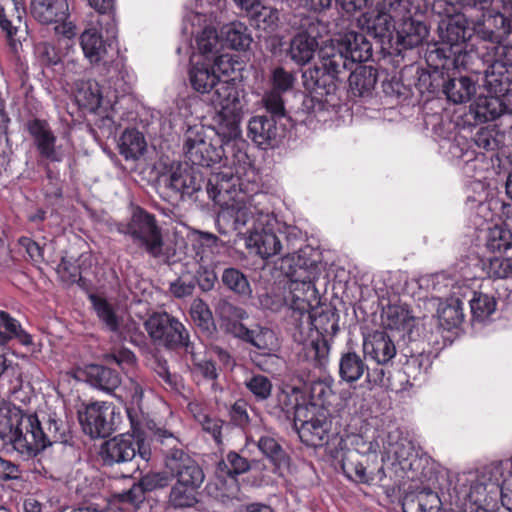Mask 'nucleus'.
<instances>
[{"instance_id": "obj_1", "label": "nucleus", "mask_w": 512, "mask_h": 512, "mask_svg": "<svg viewBox=\"0 0 512 512\" xmlns=\"http://www.w3.org/2000/svg\"><path fill=\"white\" fill-rule=\"evenodd\" d=\"M238 136L231 134V130L228 138L214 130L207 133L204 127H189L185 133L183 150L192 165L213 167L222 163V170L206 183L207 194L214 202H223L222 192H233L251 170L250 158L243 149L244 142L237 140Z\"/></svg>"}, {"instance_id": "obj_2", "label": "nucleus", "mask_w": 512, "mask_h": 512, "mask_svg": "<svg viewBox=\"0 0 512 512\" xmlns=\"http://www.w3.org/2000/svg\"><path fill=\"white\" fill-rule=\"evenodd\" d=\"M0 423L9 428V445L26 459L53 444H67L72 438L68 422L56 413L39 420L36 415L8 404L1 408Z\"/></svg>"}, {"instance_id": "obj_3", "label": "nucleus", "mask_w": 512, "mask_h": 512, "mask_svg": "<svg viewBox=\"0 0 512 512\" xmlns=\"http://www.w3.org/2000/svg\"><path fill=\"white\" fill-rule=\"evenodd\" d=\"M346 72L340 54H329L325 48L320 50L319 62L302 72L303 85L310 93V97L304 99L303 107L309 114L340 104L338 90Z\"/></svg>"}, {"instance_id": "obj_4", "label": "nucleus", "mask_w": 512, "mask_h": 512, "mask_svg": "<svg viewBox=\"0 0 512 512\" xmlns=\"http://www.w3.org/2000/svg\"><path fill=\"white\" fill-rule=\"evenodd\" d=\"M289 276L288 291L284 296L287 309L291 312V320H340L347 317V308L340 298L330 302L322 300L316 283L320 279H310L301 273Z\"/></svg>"}, {"instance_id": "obj_5", "label": "nucleus", "mask_w": 512, "mask_h": 512, "mask_svg": "<svg viewBox=\"0 0 512 512\" xmlns=\"http://www.w3.org/2000/svg\"><path fill=\"white\" fill-rule=\"evenodd\" d=\"M475 60H478V55L472 51L457 49L453 52V55H447L443 48L429 51L426 55L428 69L417 71L415 86L422 95L425 93L437 97L445 95L452 69L464 68L478 71L473 67Z\"/></svg>"}, {"instance_id": "obj_6", "label": "nucleus", "mask_w": 512, "mask_h": 512, "mask_svg": "<svg viewBox=\"0 0 512 512\" xmlns=\"http://www.w3.org/2000/svg\"><path fill=\"white\" fill-rule=\"evenodd\" d=\"M157 440L163 445L165 467L176 482L200 489L205 474L199 463L183 448L179 440L166 430H158Z\"/></svg>"}, {"instance_id": "obj_7", "label": "nucleus", "mask_w": 512, "mask_h": 512, "mask_svg": "<svg viewBox=\"0 0 512 512\" xmlns=\"http://www.w3.org/2000/svg\"><path fill=\"white\" fill-rule=\"evenodd\" d=\"M119 234L129 236L133 243L143 249L150 256L157 258L162 254L163 236L154 214L140 206L133 209L128 221L115 224Z\"/></svg>"}, {"instance_id": "obj_8", "label": "nucleus", "mask_w": 512, "mask_h": 512, "mask_svg": "<svg viewBox=\"0 0 512 512\" xmlns=\"http://www.w3.org/2000/svg\"><path fill=\"white\" fill-rule=\"evenodd\" d=\"M100 456L106 466L126 465L127 473H123V476H128L139 470L140 461H148L150 452L143 440L132 434H121L102 444Z\"/></svg>"}, {"instance_id": "obj_9", "label": "nucleus", "mask_w": 512, "mask_h": 512, "mask_svg": "<svg viewBox=\"0 0 512 512\" xmlns=\"http://www.w3.org/2000/svg\"><path fill=\"white\" fill-rule=\"evenodd\" d=\"M97 24L101 32L96 28L86 29L80 36V46L91 64L107 65L112 62L114 54H118L117 21L98 19Z\"/></svg>"}, {"instance_id": "obj_10", "label": "nucleus", "mask_w": 512, "mask_h": 512, "mask_svg": "<svg viewBox=\"0 0 512 512\" xmlns=\"http://www.w3.org/2000/svg\"><path fill=\"white\" fill-rule=\"evenodd\" d=\"M293 339L302 344L300 353L302 362H307L305 369H323L328 361L329 343L323 332V325L316 326L314 322H294Z\"/></svg>"}, {"instance_id": "obj_11", "label": "nucleus", "mask_w": 512, "mask_h": 512, "mask_svg": "<svg viewBox=\"0 0 512 512\" xmlns=\"http://www.w3.org/2000/svg\"><path fill=\"white\" fill-rule=\"evenodd\" d=\"M327 32V26L314 17H304L295 35L291 38L287 57L299 66L309 63L319 47V39Z\"/></svg>"}, {"instance_id": "obj_12", "label": "nucleus", "mask_w": 512, "mask_h": 512, "mask_svg": "<svg viewBox=\"0 0 512 512\" xmlns=\"http://www.w3.org/2000/svg\"><path fill=\"white\" fill-rule=\"evenodd\" d=\"M208 100L215 108H219L221 119L226 122L231 134H239V123L242 118L243 105L239 97L238 88L233 80L216 81Z\"/></svg>"}, {"instance_id": "obj_13", "label": "nucleus", "mask_w": 512, "mask_h": 512, "mask_svg": "<svg viewBox=\"0 0 512 512\" xmlns=\"http://www.w3.org/2000/svg\"><path fill=\"white\" fill-rule=\"evenodd\" d=\"M329 54L341 55L344 69L351 70L356 63L372 58V44L367 37L354 30L345 32L331 45L324 47Z\"/></svg>"}, {"instance_id": "obj_14", "label": "nucleus", "mask_w": 512, "mask_h": 512, "mask_svg": "<svg viewBox=\"0 0 512 512\" xmlns=\"http://www.w3.org/2000/svg\"><path fill=\"white\" fill-rule=\"evenodd\" d=\"M25 129L33 140L38 155L50 162H62L64 153L57 147V136L46 119L32 118L25 123Z\"/></svg>"}, {"instance_id": "obj_15", "label": "nucleus", "mask_w": 512, "mask_h": 512, "mask_svg": "<svg viewBox=\"0 0 512 512\" xmlns=\"http://www.w3.org/2000/svg\"><path fill=\"white\" fill-rule=\"evenodd\" d=\"M79 421L86 434L92 438H105L115 430L114 409L106 403H92L83 413H79Z\"/></svg>"}, {"instance_id": "obj_16", "label": "nucleus", "mask_w": 512, "mask_h": 512, "mask_svg": "<svg viewBox=\"0 0 512 512\" xmlns=\"http://www.w3.org/2000/svg\"><path fill=\"white\" fill-rule=\"evenodd\" d=\"M399 5L390 6L384 0H377L375 7L363 14L368 33L381 44H390L394 37L396 25L390 11L396 10Z\"/></svg>"}, {"instance_id": "obj_17", "label": "nucleus", "mask_w": 512, "mask_h": 512, "mask_svg": "<svg viewBox=\"0 0 512 512\" xmlns=\"http://www.w3.org/2000/svg\"><path fill=\"white\" fill-rule=\"evenodd\" d=\"M248 137L260 148L276 147L284 137L285 128L266 115H255L248 122Z\"/></svg>"}, {"instance_id": "obj_18", "label": "nucleus", "mask_w": 512, "mask_h": 512, "mask_svg": "<svg viewBox=\"0 0 512 512\" xmlns=\"http://www.w3.org/2000/svg\"><path fill=\"white\" fill-rule=\"evenodd\" d=\"M274 224H276L275 219L258 223L246 240L247 247L254 248L262 258H269L281 253L282 239L279 236V228L276 231Z\"/></svg>"}, {"instance_id": "obj_19", "label": "nucleus", "mask_w": 512, "mask_h": 512, "mask_svg": "<svg viewBox=\"0 0 512 512\" xmlns=\"http://www.w3.org/2000/svg\"><path fill=\"white\" fill-rule=\"evenodd\" d=\"M204 183L202 173L188 162L172 164L168 178V187L182 197H191Z\"/></svg>"}, {"instance_id": "obj_20", "label": "nucleus", "mask_w": 512, "mask_h": 512, "mask_svg": "<svg viewBox=\"0 0 512 512\" xmlns=\"http://www.w3.org/2000/svg\"><path fill=\"white\" fill-rule=\"evenodd\" d=\"M473 67L478 69V71L464 68L452 69L444 95L449 101L455 104L465 103L475 94L477 79L473 75L481 74L482 71L479 65L473 64Z\"/></svg>"}, {"instance_id": "obj_21", "label": "nucleus", "mask_w": 512, "mask_h": 512, "mask_svg": "<svg viewBox=\"0 0 512 512\" xmlns=\"http://www.w3.org/2000/svg\"><path fill=\"white\" fill-rule=\"evenodd\" d=\"M474 61V65L477 63L482 64L483 69L481 71L485 74L484 86L490 94L497 96H508L512 92V65L506 66L499 62H484V59L480 58Z\"/></svg>"}, {"instance_id": "obj_22", "label": "nucleus", "mask_w": 512, "mask_h": 512, "mask_svg": "<svg viewBox=\"0 0 512 512\" xmlns=\"http://www.w3.org/2000/svg\"><path fill=\"white\" fill-rule=\"evenodd\" d=\"M226 209L220 212L216 219L218 232L228 235L231 232L242 234V229L250 220H254L250 207L245 202L229 200Z\"/></svg>"}, {"instance_id": "obj_23", "label": "nucleus", "mask_w": 512, "mask_h": 512, "mask_svg": "<svg viewBox=\"0 0 512 512\" xmlns=\"http://www.w3.org/2000/svg\"><path fill=\"white\" fill-rule=\"evenodd\" d=\"M363 351L377 364L386 365L395 357L396 346L386 330H376L364 337Z\"/></svg>"}, {"instance_id": "obj_24", "label": "nucleus", "mask_w": 512, "mask_h": 512, "mask_svg": "<svg viewBox=\"0 0 512 512\" xmlns=\"http://www.w3.org/2000/svg\"><path fill=\"white\" fill-rule=\"evenodd\" d=\"M289 272L300 274L310 279H320L322 272V253L310 245H305L290 258Z\"/></svg>"}, {"instance_id": "obj_25", "label": "nucleus", "mask_w": 512, "mask_h": 512, "mask_svg": "<svg viewBox=\"0 0 512 512\" xmlns=\"http://www.w3.org/2000/svg\"><path fill=\"white\" fill-rule=\"evenodd\" d=\"M474 28L469 23L464 14H456L448 16L446 20H442L439 24V36L441 40L450 45L449 53L453 54V47L465 43L472 36Z\"/></svg>"}, {"instance_id": "obj_26", "label": "nucleus", "mask_w": 512, "mask_h": 512, "mask_svg": "<svg viewBox=\"0 0 512 512\" xmlns=\"http://www.w3.org/2000/svg\"><path fill=\"white\" fill-rule=\"evenodd\" d=\"M222 63V57H218L214 60L213 64L205 61L193 64L189 69V82L191 87L201 94L211 92L216 81L219 80L216 67L224 74L228 71L227 69L221 68Z\"/></svg>"}, {"instance_id": "obj_27", "label": "nucleus", "mask_w": 512, "mask_h": 512, "mask_svg": "<svg viewBox=\"0 0 512 512\" xmlns=\"http://www.w3.org/2000/svg\"><path fill=\"white\" fill-rule=\"evenodd\" d=\"M151 338L159 345L176 347L185 344L187 333L182 322H143Z\"/></svg>"}, {"instance_id": "obj_28", "label": "nucleus", "mask_w": 512, "mask_h": 512, "mask_svg": "<svg viewBox=\"0 0 512 512\" xmlns=\"http://www.w3.org/2000/svg\"><path fill=\"white\" fill-rule=\"evenodd\" d=\"M246 176L242 177V185L235 186L233 192L231 193H225L222 192L223 202H215L218 205L227 204L229 200L239 201V202H245L247 206L250 207V211H252L253 218L255 219L257 217V221L261 223V218L265 217L270 219V209L268 205L266 204L267 195L264 193H254L252 195H247L246 193V184H245V178Z\"/></svg>"}, {"instance_id": "obj_29", "label": "nucleus", "mask_w": 512, "mask_h": 512, "mask_svg": "<svg viewBox=\"0 0 512 512\" xmlns=\"http://www.w3.org/2000/svg\"><path fill=\"white\" fill-rule=\"evenodd\" d=\"M0 327V377L5 374L16 375L17 368L7 359L5 344L17 339L23 345H31L32 337L15 322H1Z\"/></svg>"}, {"instance_id": "obj_30", "label": "nucleus", "mask_w": 512, "mask_h": 512, "mask_svg": "<svg viewBox=\"0 0 512 512\" xmlns=\"http://www.w3.org/2000/svg\"><path fill=\"white\" fill-rule=\"evenodd\" d=\"M330 422L322 414H312L309 420L297 427L300 440L311 447H322L329 441Z\"/></svg>"}, {"instance_id": "obj_31", "label": "nucleus", "mask_w": 512, "mask_h": 512, "mask_svg": "<svg viewBox=\"0 0 512 512\" xmlns=\"http://www.w3.org/2000/svg\"><path fill=\"white\" fill-rule=\"evenodd\" d=\"M31 14L41 24L63 22L69 18L67 0H31Z\"/></svg>"}, {"instance_id": "obj_32", "label": "nucleus", "mask_w": 512, "mask_h": 512, "mask_svg": "<svg viewBox=\"0 0 512 512\" xmlns=\"http://www.w3.org/2000/svg\"><path fill=\"white\" fill-rule=\"evenodd\" d=\"M220 329L241 338L259 349H266L269 341L273 339V333L267 328L255 325V328L244 326L243 322H219Z\"/></svg>"}, {"instance_id": "obj_33", "label": "nucleus", "mask_w": 512, "mask_h": 512, "mask_svg": "<svg viewBox=\"0 0 512 512\" xmlns=\"http://www.w3.org/2000/svg\"><path fill=\"white\" fill-rule=\"evenodd\" d=\"M464 147L460 144H454L450 148L453 157L458 158L464 164V171L471 177H476L481 172L490 168V160L482 152H476L472 145L468 142L463 143Z\"/></svg>"}, {"instance_id": "obj_34", "label": "nucleus", "mask_w": 512, "mask_h": 512, "mask_svg": "<svg viewBox=\"0 0 512 512\" xmlns=\"http://www.w3.org/2000/svg\"><path fill=\"white\" fill-rule=\"evenodd\" d=\"M428 33L426 24L412 17L404 18L395 29L396 42L404 49L419 46L428 36Z\"/></svg>"}, {"instance_id": "obj_35", "label": "nucleus", "mask_w": 512, "mask_h": 512, "mask_svg": "<svg viewBox=\"0 0 512 512\" xmlns=\"http://www.w3.org/2000/svg\"><path fill=\"white\" fill-rule=\"evenodd\" d=\"M26 11L17 0H0V29L5 33L9 44L14 45V37L18 31Z\"/></svg>"}, {"instance_id": "obj_36", "label": "nucleus", "mask_w": 512, "mask_h": 512, "mask_svg": "<svg viewBox=\"0 0 512 512\" xmlns=\"http://www.w3.org/2000/svg\"><path fill=\"white\" fill-rule=\"evenodd\" d=\"M83 374L91 386L107 393H112L121 385L119 374L111 368L102 365H88Z\"/></svg>"}, {"instance_id": "obj_37", "label": "nucleus", "mask_w": 512, "mask_h": 512, "mask_svg": "<svg viewBox=\"0 0 512 512\" xmlns=\"http://www.w3.org/2000/svg\"><path fill=\"white\" fill-rule=\"evenodd\" d=\"M377 69L367 65H356L350 73L348 82L350 93L354 97H364L371 94L377 82Z\"/></svg>"}, {"instance_id": "obj_38", "label": "nucleus", "mask_w": 512, "mask_h": 512, "mask_svg": "<svg viewBox=\"0 0 512 512\" xmlns=\"http://www.w3.org/2000/svg\"><path fill=\"white\" fill-rule=\"evenodd\" d=\"M503 96L491 94V96L479 98L476 102L475 116L481 122L493 121L500 117L512 118V112L502 99Z\"/></svg>"}, {"instance_id": "obj_39", "label": "nucleus", "mask_w": 512, "mask_h": 512, "mask_svg": "<svg viewBox=\"0 0 512 512\" xmlns=\"http://www.w3.org/2000/svg\"><path fill=\"white\" fill-rule=\"evenodd\" d=\"M441 501L437 493L422 490L404 497L403 512H439Z\"/></svg>"}, {"instance_id": "obj_40", "label": "nucleus", "mask_w": 512, "mask_h": 512, "mask_svg": "<svg viewBox=\"0 0 512 512\" xmlns=\"http://www.w3.org/2000/svg\"><path fill=\"white\" fill-rule=\"evenodd\" d=\"M221 39L227 47L238 51L247 50L252 43L248 27L241 22L224 25L221 28Z\"/></svg>"}, {"instance_id": "obj_41", "label": "nucleus", "mask_w": 512, "mask_h": 512, "mask_svg": "<svg viewBox=\"0 0 512 512\" xmlns=\"http://www.w3.org/2000/svg\"><path fill=\"white\" fill-rule=\"evenodd\" d=\"M147 143L144 135L135 128L126 129L119 140V153L126 160H137L146 151Z\"/></svg>"}, {"instance_id": "obj_42", "label": "nucleus", "mask_w": 512, "mask_h": 512, "mask_svg": "<svg viewBox=\"0 0 512 512\" xmlns=\"http://www.w3.org/2000/svg\"><path fill=\"white\" fill-rule=\"evenodd\" d=\"M279 236L282 239L280 254L285 262H288L291 257L306 245L305 234L296 226L285 225L283 229L279 228Z\"/></svg>"}, {"instance_id": "obj_43", "label": "nucleus", "mask_w": 512, "mask_h": 512, "mask_svg": "<svg viewBox=\"0 0 512 512\" xmlns=\"http://www.w3.org/2000/svg\"><path fill=\"white\" fill-rule=\"evenodd\" d=\"M381 320H418L412 315L410 306L403 302L398 295L379 300Z\"/></svg>"}, {"instance_id": "obj_44", "label": "nucleus", "mask_w": 512, "mask_h": 512, "mask_svg": "<svg viewBox=\"0 0 512 512\" xmlns=\"http://www.w3.org/2000/svg\"><path fill=\"white\" fill-rule=\"evenodd\" d=\"M367 370L362 358L355 352H348L342 355L339 363V375L347 383L359 380Z\"/></svg>"}, {"instance_id": "obj_45", "label": "nucleus", "mask_w": 512, "mask_h": 512, "mask_svg": "<svg viewBox=\"0 0 512 512\" xmlns=\"http://www.w3.org/2000/svg\"><path fill=\"white\" fill-rule=\"evenodd\" d=\"M199 489L175 482L170 489L168 503L175 509L194 507L198 502Z\"/></svg>"}, {"instance_id": "obj_46", "label": "nucleus", "mask_w": 512, "mask_h": 512, "mask_svg": "<svg viewBox=\"0 0 512 512\" xmlns=\"http://www.w3.org/2000/svg\"><path fill=\"white\" fill-rule=\"evenodd\" d=\"M486 247L492 253L512 256V231L501 226L489 229Z\"/></svg>"}, {"instance_id": "obj_47", "label": "nucleus", "mask_w": 512, "mask_h": 512, "mask_svg": "<svg viewBox=\"0 0 512 512\" xmlns=\"http://www.w3.org/2000/svg\"><path fill=\"white\" fill-rule=\"evenodd\" d=\"M257 446L262 454L266 456L277 469L287 468L289 466L290 458L276 439L269 436H262L258 440Z\"/></svg>"}, {"instance_id": "obj_48", "label": "nucleus", "mask_w": 512, "mask_h": 512, "mask_svg": "<svg viewBox=\"0 0 512 512\" xmlns=\"http://www.w3.org/2000/svg\"><path fill=\"white\" fill-rule=\"evenodd\" d=\"M469 305L472 314L471 320H485L495 312L497 301L492 295L474 291Z\"/></svg>"}, {"instance_id": "obj_49", "label": "nucleus", "mask_w": 512, "mask_h": 512, "mask_svg": "<svg viewBox=\"0 0 512 512\" xmlns=\"http://www.w3.org/2000/svg\"><path fill=\"white\" fill-rule=\"evenodd\" d=\"M222 284L237 295L249 297L252 293L246 275L237 268H226L221 276Z\"/></svg>"}, {"instance_id": "obj_50", "label": "nucleus", "mask_w": 512, "mask_h": 512, "mask_svg": "<svg viewBox=\"0 0 512 512\" xmlns=\"http://www.w3.org/2000/svg\"><path fill=\"white\" fill-rule=\"evenodd\" d=\"M433 306H436L437 320H464V303L457 297L437 299Z\"/></svg>"}, {"instance_id": "obj_51", "label": "nucleus", "mask_w": 512, "mask_h": 512, "mask_svg": "<svg viewBox=\"0 0 512 512\" xmlns=\"http://www.w3.org/2000/svg\"><path fill=\"white\" fill-rule=\"evenodd\" d=\"M484 270L489 278L507 279L512 278V256L500 255L490 257L487 263H484Z\"/></svg>"}, {"instance_id": "obj_52", "label": "nucleus", "mask_w": 512, "mask_h": 512, "mask_svg": "<svg viewBox=\"0 0 512 512\" xmlns=\"http://www.w3.org/2000/svg\"><path fill=\"white\" fill-rule=\"evenodd\" d=\"M482 48L485 50L480 55L484 62H499L506 66L512 65V45H505L502 41L491 44H484Z\"/></svg>"}, {"instance_id": "obj_53", "label": "nucleus", "mask_w": 512, "mask_h": 512, "mask_svg": "<svg viewBox=\"0 0 512 512\" xmlns=\"http://www.w3.org/2000/svg\"><path fill=\"white\" fill-rule=\"evenodd\" d=\"M245 387L252 393L257 401L268 399L272 392V383L264 375H253L245 381Z\"/></svg>"}, {"instance_id": "obj_54", "label": "nucleus", "mask_w": 512, "mask_h": 512, "mask_svg": "<svg viewBox=\"0 0 512 512\" xmlns=\"http://www.w3.org/2000/svg\"><path fill=\"white\" fill-rule=\"evenodd\" d=\"M218 237L207 232H200L197 239L193 243L196 251V258L199 263H205L209 258V253H213V248L217 246Z\"/></svg>"}, {"instance_id": "obj_55", "label": "nucleus", "mask_w": 512, "mask_h": 512, "mask_svg": "<svg viewBox=\"0 0 512 512\" xmlns=\"http://www.w3.org/2000/svg\"><path fill=\"white\" fill-rule=\"evenodd\" d=\"M264 106L268 117H273L277 121H281L286 117L284 101L280 93L272 91L263 98Z\"/></svg>"}, {"instance_id": "obj_56", "label": "nucleus", "mask_w": 512, "mask_h": 512, "mask_svg": "<svg viewBox=\"0 0 512 512\" xmlns=\"http://www.w3.org/2000/svg\"><path fill=\"white\" fill-rule=\"evenodd\" d=\"M219 39L214 28L206 27L196 38L197 49L203 56L212 54L217 48Z\"/></svg>"}, {"instance_id": "obj_57", "label": "nucleus", "mask_w": 512, "mask_h": 512, "mask_svg": "<svg viewBox=\"0 0 512 512\" xmlns=\"http://www.w3.org/2000/svg\"><path fill=\"white\" fill-rule=\"evenodd\" d=\"M171 477L170 472H152L147 473L140 479V481L146 492H151L168 487L170 485Z\"/></svg>"}, {"instance_id": "obj_58", "label": "nucleus", "mask_w": 512, "mask_h": 512, "mask_svg": "<svg viewBox=\"0 0 512 512\" xmlns=\"http://www.w3.org/2000/svg\"><path fill=\"white\" fill-rule=\"evenodd\" d=\"M89 299L100 320H118L112 304L105 297L91 294Z\"/></svg>"}, {"instance_id": "obj_59", "label": "nucleus", "mask_w": 512, "mask_h": 512, "mask_svg": "<svg viewBox=\"0 0 512 512\" xmlns=\"http://www.w3.org/2000/svg\"><path fill=\"white\" fill-rule=\"evenodd\" d=\"M217 313L220 320H244L248 317L247 312L242 307L224 299L218 302Z\"/></svg>"}, {"instance_id": "obj_60", "label": "nucleus", "mask_w": 512, "mask_h": 512, "mask_svg": "<svg viewBox=\"0 0 512 512\" xmlns=\"http://www.w3.org/2000/svg\"><path fill=\"white\" fill-rule=\"evenodd\" d=\"M57 273L61 282L70 286L76 281V277L81 273L80 266L63 257L58 265Z\"/></svg>"}, {"instance_id": "obj_61", "label": "nucleus", "mask_w": 512, "mask_h": 512, "mask_svg": "<svg viewBox=\"0 0 512 512\" xmlns=\"http://www.w3.org/2000/svg\"><path fill=\"white\" fill-rule=\"evenodd\" d=\"M295 77L291 72L286 71L282 67H277L272 73V83L274 91L281 93L292 89Z\"/></svg>"}, {"instance_id": "obj_62", "label": "nucleus", "mask_w": 512, "mask_h": 512, "mask_svg": "<svg viewBox=\"0 0 512 512\" xmlns=\"http://www.w3.org/2000/svg\"><path fill=\"white\" fill-rule=\"evenodd\" d=\"M104 358L108 363H116L122 370L133 367L136 361L135 355L126 348L113 350L106 354Z\"/></svg>"}, {"instance_id": "obj_63", "label": "nucleus", "mask_w": 512, "mask_h": 512, "mask_svg": "<svg viewBox=\"0 0 512 512\" xmlns=\"http://www.w3.org/2000/svg\"><path fill=\"white\" fill-rule=\"evenodd\" d=\"M473 145L485 151H495L498 148V141L494 136L493 130L481 128L475 134Z\"/></svg>"}, {"instance_id": "obj_64", "label": "nucleus", "mask_w": 512, "mask_h": 512, "mask_svg": "<svg viewBox=\"0 0 512 512\" xmlns=\"http://www.w3.org/2000/svg\"><path fill=\"white\" fill-rule=\"evenodd\" d=\"M40 62L45 66H54L61 61V57L55 46L50 43H40L36 47Z\"/></svg>"}]
</instances>
